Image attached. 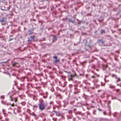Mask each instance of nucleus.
I'll use <instances>...</instances> for the list:
<instances>
[{
    "label": "nucleus",
    "instance_id": "nucleus-1",
    "mask_svg": "<svg viewBox=\"0 0 121 121\" xmlns=\"http://www.w3.org/2000/svg\"><path fill=\"white\" fill-rule=\"evenodd\" d=\"M7 21V19L6 17H3L0 19V22L2 25H5Z\"/></svg>",
    "mask_w": 121,
    "mask_h": 121
},
{
    "label": "nucleus",
    "instance_id": "nucleus-2",
    "mask_svg": "<svg viewBox=\"0 0 121 121\" xmlns=\"http://www.w3.org/2000/svg\"><path fill=\"white\" fill-rule=\"evenodd\" d=\"M112 76L113 77H114L116 78L117 79V85L118 86H121V83H120V84H119L118 83V82H121V80L120 78H117V76L115 75H112Z\"/></svg>",
    "mask_w": 121,
    "mask_h": 121
},
{
    "label": "nucleus",
    "instance_id": "nucleus-3",
    "mask_svg": "<svg viewBox=\"0 0 121 121\" xmlns=\"http://www.w3.org/2000/svg\"><path fill=\"white\" fill-rule=\"evenodd\" d=\"M76 76V75L75 74H69V76L68 80L69 81H72V78Z\"/></svg>",
    "mask_w": 121,
    "mask_h": 121
},
{
    "label": "nucleus",
    "instance_id": "nucleus-4",
    "mask_svg": "<svg viewBox=\"0 0 121 121\" xmlns=\"http://www.w3.org/2000/svg\"><path fill=\"white\" fill-rule=\"evenodd\" d=\"M44 106L42 102V101H41L39 104V108L41 110H43L44 108Z\"/></svg>",
    "mask_w": 121,
    "mask_h": 121
},
{
    "label": "nucleus",
    "instance_id": "nucleus-5",
    "mask_svg": "<svg viewBox=\"0 0 121 121\" xmlns=\"http://www.w3.org/2000/svg\"><path fill=\"white\" fill-rule=\"evenodd\" d=\"M10 99L11 100V101H13L14 100L15 102H17V99L16 98H15L14 99H12L11 97V96H10Z\"/></svg>",
    "mask_w": 121,
    "mask_h": 121
},
{
    "label": "nucleus",
    "instance_id": "nucleus-6",
    "mask_svg": "<svg viewBox=\"0 0 121 121\" xmlns=\"http://www.w3.org/2000/svg\"><path fill=\"white\" fill-rule=\"evenodd\" d=\"M54 58L55 59L54 62L55 63H57L59 61V60L57 59V57L56 56L54 57Z\"/></svg>",
    "mask_w": 121,
    "mask_h": 121
},
{
    "label": "nucleus",
    "instance_id": "nucleus-7",
    "mask_svg": "<svg viewBox=\"0 0 121 121\" xmlns=\"http://www.w3.org/2000/svg\"><path fill=\"white\" fill-rule=\"evenodd\" d=\"M54 111L56 113V116H60V114L59 112H58L56 111Z\"/></svg>",
    "mask_w": 121,
    "mask_h": 121
},
{
    "label": "nucleus",
    "instance_id": "nucleus-8",
    "mask_svg": "<svg viewBox=\"0 0 121 121\" xmlns=\"http://www.w3.org/2000/svg\"><path fill=\"white\" fill-rule=\"evenodd\" d=\"M75 92L74 93H77L78 92H79V90H78L77 88L75 87Z\"/></svg>",
    "mask_w": 121,
    "mask_h": 121
},
{
    "label": "nucleus",
    "instance_id": "nucleus-9",
    "mask_svg": "<svg viewBox=\"0 0 121 121\" xmlns=\"http://www.w3.org/2000/svg\"><path fill=\"white\" fill-rule=\"evenodd\" d=\"M98 42L99 43H101L102 44H103L104 43V42L101 39L98 40Z\"/></svg>",
    "mask_w": 121,
    "mask_h": 121
},
{
    "label": "nucleus",
    "instance_id": "nucleus-10",
    "mask_svg": "<svg viewBox=\"0 0 121 121\" xmlns=\"http://www.w3.org/2000/svg\"><path fill=\"white\" fill-rule=\"evenodd\" d=\"M109 87L111 88H113L115 87V86L112 85H110Z\"/></svg>",
    "mask_w": 121,
    "mask_h": 121
},
{
    "label": "nucleus",
    "instance_id": "nucleus-11",
    "mask_svg": "<svg viewBox=\"0 0 121 121\" xmlns=\"http://www.w3.org/2000/svg\"><path fill=\"white\" fill-rule=\"evenodd\" d=\"M69 20L70 22H71L72 23H73L74 22V20H72L71 19H69Z\"/></svg>",
    "mask_w": 121,
    "mask_h": 121
},
{
    "label": "nucleus",
    "instance_id": "nucleus-12",
    "mask_svg": "<svg viewBox=\"0 0 121 121\" xmlns=\"http://www.w3.org/2000/svg\"><path fill=\"white\" fill-rule=\"evenodd\" d=\"M107 65H103V69L104 70L105 69V68H107Z\"/></svg>",
    "mask_w": 121,
    "mask_h": 121
},
{
    "label": "nucleus",
    "instance_id": "nucleus-13",
    "mask_svg": "<svg viewBox=\"0 0 121 121\" xmlns=\"http://www.w3.org/2000/svg\"><path fill=\"white\" fill-rule=\"evenodd\" d=\"M17 63H14L12 64V65L13 66H16Z\"/></svg>",
    "mask_w": 121,
    "mask_h": 121
},
{
    "label": "nucleus",
    "instance_id": "nucleus-14",
    "mask_svg": "<svg viewBox=\"0 0 121 121\" xmlns=\"http://www.w3.org/2000/svg\"><path fill=\"white\" fill-rule=\"evenodd\" d=\"M56 37H54L53 41H54V40H56Z\"/></svg>",
    "mask_w": 121,
    "mask_h": 121
},
{
    "label": "nucleus",
    "instance_id": "nucleus-15",
    "mask_svg": "<svg viewBox=\"0 0 121 121\" xmlns=\"http://www.w3.org/2000/svg\"><path fill=\"white\" fill-rule=\"evenodd\" d=\"M30 38L31 39V40H33V39H34V36H31V37H30Z\"/></svg>",
    "mask_w": 121,
    "mask_h": 121
},
{
    "label": "nucleus",
    "instance_id": "nucleus-16",
    "mask_svg": "<svg viewBox=\"0 0 121 121\" xmlns=\"http://www.w3.org/2000/svg\"><path fill=\"white\" fill-rule=\"evenodd\" d=\"M101 33H104V30H102L101 31Z\"/></svg>",
    "mask_w": 121,
    "mask_h": 121
},
{
    "label": "nucleus",
    "instance_id": "nucleus-17",
    "mask_svg": "<svg viewBox=\"0 0 121 121\" xmlns=\"http://www.w3.org/2000/svg\"><path fill=\"white\" fill-rule=\"evenodd\" d=\"M95 86H96V88H97V87H98L99 86L98 85H97V84H95Z\"/></svg>",
    "mask_w": 121,
    "mask_h": 121
},
{
    "label": "nucleus",
    "instance_id": "nucleus-18",
    "mask_svg": "<svg viewBox=\"0 0 121 121\" xmlns=\"http://www.w3.org/2000/svg\"><path fill=\"white\" fill-rule=\"evenodd\" d=\"M17 108L18 109L17 110V112H20V110L19 109V108L18 107Z\"/></svg>",
    "mask_w": 121,
    "mask_h": 121
},
{
    "label": "nucleus",
    "instance_id": "nucleus-19",
    "mask_svg": "<svg viewBox=\"0 0 121 121\" xmlns=\"http://www.w3.org/2000/svg\"><path fill=\"white\" fill-rule=\"evenodd\" d=\"M104 80L105 82H107L109 81L108 80H106L105 79V78H104Z\"/></svg>",
    "mask_w": 121,
    "mask_h": 121
},
{
    "label": "nucleus",
    "instance_id": "nucleus-20",
    "mask_svg": "<svg viewBox=\"0 0 121 121\" xmlns=\"http://www.w3.org/2000/svg\"><path fill=\"white\" fill-rule=\"evenodd\" d=\"M32 115L33 116H35L36 117V115L34 113H32Z\"/></svg>",
    "mask_w": 121,
    "mask_h": 121
},
{
    "label": "nucleus",
    "instance_id": "nucleus-21",
    "mask_svg": "<svg viewBox=\"0 0 121 121\" xmlns=\"http://www.w3.org/2000/svg\"><path fill=\"white\" fill-rule=\"evenodd\" d=\"M52 119L53 121H56V118H53Z\"/></svg>",
    "mask_w": 121,
    "mask_h": 121
},
{
    "label": "nucleus",
    "instance_id": "nucleus-22",
    "mask_svg": "<svg viewBox=\"0 0 121 121\" xmlns=\"http://www.w3.org/2000/svg\"><path fill=\"white\" fill-rule=\"evenodd\" d=\"M101 85L102 86H104L105 85L104 83H103L102 82L101 83Z\"/></svg>",
    "mask_w": 121,
    "mask_h": 121
},
{
    "label": "nucleus",
    "instance_id": "nucleus-23",
    "mask_svg": "<svg viewBox=\"0 0 121 121\" xmlns=\"http://www.w3.org/2000/svg\"><path fill=\"white\" fill-rule=\"evenodd\" d=\"M0 98L1 99H4V96L2 95L0 96Z\"/></svg>",
    "mask_w": 121,
    "mask_h": 121
},
{
    "label": "nucleus",
    "instance_id": "nucleus-24",
    "mask_svg": "<svg viewBox=\"0 0 121 121\" xmlns=\"http://www.w3.org/2000/svg\"><path fill=\"white\" fill-rule=\"evenodd\" d=\"M35 119L36 120H37L38 118V117L36 115V116H35Z\"/></svg>",
    "mask_w": 121,
    "mask_h": 121
},
{
    "label": "nucleus",
    "instance_id": "nucleus-25",
    "mask_svg": "<svg viewBox=\"0 0 121 121\" xmlns=\"http://www.w3.org/2000/svg\"><path fill=\"white\" fill-rule=\"evenodd\" d=\"M9 104L11 105V106H13V107L14 106V104H13V103L11 104Z\"/></svg>",
    "mask_w": 121,
    "mask_h": 121
},
{
    "label": "nucleus",
    "instance_id": "nucleus-26",
    "mask_svg": "<svg viewBox=\"0 0 121 121\" xmlns=\"http://www.w3.org/2000/svg\"><path fill=\"white\" fill-rule=\"evenodd\" d=\"M2 112H3L4 114H5V113H4L5 110L4 109H3L2 110Z\"/></svg>",
    "mask_w": 121,
    "mask_h": 121
},
{
    "label": "nucleus",
    "instance_id": "nucleus-27",
    "mask_svg": "<svg viewBox=\"0 0 121 121\" xmlns=\"http://www.w3.org/2000/svg\"><path fill=\"white\" fill-rule=\"evenodd\" d=\"M29 117H28L27 116H26L25 117V118L26 119H28V118H29Z\"/></svg>",
    "mask_w": 121,
    "mask_h": 121
},
{
    "label": "nucleus",
    "instance_id": "nucleus-28",
    "mask_svg": "<svg viewBox=\"0 0 121 121\" xmlns=\"http://www.w3.org/2000/svg\"><path fill=\"white\" fill-rule=\"evenodd\" d=\"M116 90L117 92H118L119 91V89H116Z\"/></svg>",
    "mask_w": 121,
    "mask_h": 121
},
{
    "label": "nucleus",
    "instance_id": "nucleus-29",
    "mask_svg": "<svg viewBox=\"0 0 121 121\" xmlns=\"http://www.w3.org/2000/svg\"><path fill=\"white\" fill-rule=\"evenodd\" d=\"M57 96L60 97H61V95H60L59 94Z\"/></svg>",
    "mask_w": 121,
    "mask_h": 121
},
{
    "label": "nucleus",
    "instance_id": "nucleus-30",
    "mask_svg": "<svg viewBox=\"0 0 121 121\" xmlns=\"http://www.w3.org/2000/svg\"><path fill=\"white\" fill-rule=\"evenodd\" d=\"M95 65H93L92 66V67L93 68H95Z\"/></svg>",
    "mask_w": 121,
    "mask_h": 121
},
{
    "label": "nucleus",
    "instance_id": "nucleus-31",
    "mask_svg": "<svg viewBox=\"0 0 121 121\" xmlns=\"http://www.w3.org/2000/svg\"><path fill=\"white\" fill-rule=\"evenodd\" d=\"M87 41L86 40H84L83 41V42H86Z\"/></svg>",
    "mask_w": 121,
    "mask_h": 121
},
{
    "label": "nucleus",
    "instance_id": "nucleus-32",
    "mask_svg": "<svg viewBox=\"0 0 121 121\" xmlns=\"http://www.w3.org/2000/svg\"><path fill=\"white\" fill-rule=\"evenodd\" d=\"M27 111L28 112H29L30 111V110H28Z\"/></svg>",
    "mask_w": 121,
    "mask_h": 121
},
{
    "label": "nucleus",
    "instance_id": "nucleus-33",
    "mask_svg": "<svg viewBox=\"0 0 121 121\" xmlns=\"http://www.w3.org/2000/svg\"><path fill=\"white\" fill-rule=\"evenodd\" d=\"M104 115H106V112H104Z\"/></svg>",
    "mask_w": 121,
    "mask_h": 121
},
{
    "label": "nucleus",
    "instance_id": "nucleus-34",
    "mask_svg": "<svg viewBox=\"0 0 121 121\" xmlns=\"http://www.w3.org/2000/svg\"><path fill=\"white\" fill-rule=\"evenodd\" d=\"M47 97V96H43V97L44 98H46Z\"/></svg>",
    "mask_w": 121,
    "mask_h": 121
},
{
    "label": "nucleus",
    "instance_id": "nucleus-35",
    "mask_svg": "<svg viewBox=\"0 0 121 121\" xmlns=\"http://www.w3.org/2000/svg\"><path fill=\"white\" fill-rule=\"evenodd\" d=\"M8 119H6V121H8Z\"/></svg>",
    "mask_w": 121,
    "mask_h": 121
},
{
    "label": "nucleus",
    "instance_id": "nucleus-36",
    "mask_svg": "<svg viewBox=\"0 0 121 121\" xmlns=\"http://www.w3.org/2000/svg\"><path fill=\"white\" fill-rule=\"evenodd\" d=\"M92 78H94V76H92Z\"/></svg>",
    "mask_w": 121,
    "mask_h": 121
},
{
    "label": "nucleus",
    "instance_id": "nucleus-37",
    "mask_svg": "<svg viewBox=\"0 0 121 121\" xmlns=\"http://www.w3.org/2000/svg\"><path fill=\"white\" fill-rule=\"evenodd\" d=\"M46 95H47V92H46Z\"/></svg>",
    "mask_w": 121,
    "mask_h": 121
},
{
    "label": "nucleus",
    "instance_id": "nucleus-38",
    "mask_svg": "<svg viewBox=\"0 0 121 121\" xmlns=\"http://www.w3.org/2000/svg\"><path fill=\"white\" fill-rule=\"evenodd\" d=\"M75 118H73V120L74 121H75Z\"/></svg>",
    "mask_w": 121,
    "mask_h": 121
},
{
    "label": "nucleus",
    "instance_id": "nucleus-39",
    "mask_svg": "<svg viewBox=\"0 0 121 121\" xmlns=\"http://www.w3.org/2000/svg\"><path fill=\"white\" fill-rule=\"evenodd\" d=\"M13 112L14 113H15V112H14V110L13 111Z\"/></svg>",
    "mask_w": 121,
    "mask_h": 121
},
{
    "label": "nucleus",
    "instance_id": "nucleus-40",
    "mask_svg": "<svg viewBox=\"0 0 121 121\" xmlns=\"http://www.w3.org/2000/svg\"><path fill=\"white\" fill-rule=\"evenodd\" d=\"M98 109L99 110V111H100V109Z\"/></svg>",
    "mask_w": 121,
    "mask_h": 121
},
{
    "label": "nucleus",
    "instance_id": "nucleus-41",
    "mask_svg": "<svg viewBox=\"0 0 121 121\" xmlns=\"http://www.w3.org/2000/svg\"><path fill=\"white\" fill-rule=\"evenodd\" d=\"M110 108H109V110L110 111Z\"/></svg>",
    "mask_w": 121,
    "mask_h": 121
},
{
    "label": "nucleus",
    "instance_id": "nucleus-42",
    "mask_svg": "<svg viewBox=\"0 0 121 121\" xmlns=\"http://www.w3.org/2000/svg\"><path fill=\"white\" fill-rule=\"evenodd\" d=\"M55 107H53V109H55Z\"/></svg>",
    "mask_w": 121,
    "mask_h": 121
},
{
    "label": "nucleus",
    "instance_id": "nucleus-43",
    "mask_svg": "<svg viewBox=\"0 0 121 121\" xmlns=\"http://www.w3.org/2000/svg\"><path fill=\"white\" fill-rule=\"evenodd\" d=\"M110 101H109V102H108V103H110Z\"/></svg>",
    "mask_w": 121,
    "mask_h": 121
},
{
    "label": "nucleus",
    "instance_id": "nucleus-44",
    "mask_svg": "<svg viewBox=\"0 0 121 121\" xmlns=\"http://www.w3.org/2000/svg\"><path fill=\"white\" fill-rule=\"evenodd\" d=\"M30 40V39H28V41H29Z\"/></svg>",
    "mask_w": 121,
    "mask_h": 121
},
{
    "label": "nucleus",
    "instance_id": "nucleus-45",
    "mask_svg": "<svg viewBox=\"0 0 121 121\" xmlns=\"http://www.w3.org/2000/svg\"><path fill=\"white\" fill-rule=\"evenodd\" d=\"M31 34H32V33H30V35H31Z\"/></svg>",
    "mask_w": 121,
    "mask_h": 121
},
{
    "label": "nucleus",
    "instance_id": "nucleus-46",
    "mask_svg": "<svg viewBox=\"0 0 121 121\" xmlns=\"http://www.w3.org/2000/svg\"><path fill=\"white\" fill-rule=\"evenodd\" d=\"M51 98V96H50V98Z\"/></svg>",
    "mask_w": 121,
    "mask_h": 121
},
{
    "label": "nucleus",
    "instance_id": "nucleus-47",
    "mask_svg": "<svg viewBox=\"0 0 121 121\" xmlns=\"http://www.w3.org/2000/svg\"><path fill=\"white\" fill-rule=\"evenodd\" d=\"M23 104H24V103H22V104H23Z\"/></svg>",
    "mask_w": 121,
    "mask_h": 121
},
{
    "label": "nucleus",
    "instance_id": "nucleus-48",
    "mask_svg": "<svg viewBox=\"0 0 121 121\" xmlns=\"http://www.w3.org/2000/svg\"><path fill=\"white\" fill-rule=\"evenodd\" d=\"M108 106V107H109H109H109V106Z\"/></svg>",
    "mask_w": 121,
    "mask_h": 121
},
{
    "label": "nucleus",
    "instance_id": "nucleus-49",
    "mask_svg": "<svg viewBox=\"0 0 121 121\" xmlns=\"http://www.w3.org/2000/svg\"><path fill=\"white\" fill-rule=\"evenodd\" d=\"M82 63H83V64H84V62H82Z\"/></svg>",
    "mask_w": 121,
    "mask_h": 121
},
{
    "label": "nucleus",
    "instance_id": "nucleus-50",
    "mask_svg": "<svg viewBox=\"0 0 121 121\" xmlns=\"http://www.w3.org/2000/svg\"><path fill=\"white\" fill-rule=\"evenodd\" d=\"M107 97H108V95L107 96Z\"/></svg>",
    "mask_w": 121,
    "mask_h": 121
},
{
    "label": "nucleus",
    "instance_id": "nucleus-51",
    "mask_svg": "<svg viewBox=\"0 0 121 121\" xmlns=\"http://www.w3.org/2000/svg\"><path fill=\"white\" fill-rule=\"evenodd\" d=\"M7 105H8V104H7Z\"/></svg>",
    "mask_w": 121,
    "mask_h": 121
},
{
    "label": "nucleus",
    "instance_id": "nucleus-52",
    "mask_svg": "<svg viewBox=\"0 0 121 121\" xmlns=\"http://www.w3.org/2000/svg\"><path fill=\"white\" fill-rule=\"evenodd\" d=\"M87 75H86V77H87Z\"/></svg>",
    "mask_w": 121,
    "mask_h": 121
},
{
    "label": "nucleus",
    "instance_id": "nucleus-53",
    "mask_svg": "<svg viewBox=\"0 0 121 121\" xmlns=\"http://www.w3.org/2000/svg\"><path fill=\"white\" fill-rule=\"evenodd\" d=\"M10 108H9V109H10Z\"/></svg>",
    "mask_w": 121,
    "mask_h": 121
}]
</instances>
